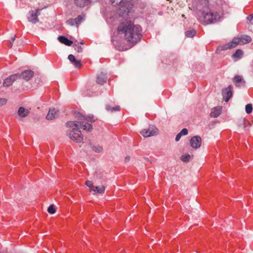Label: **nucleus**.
<instances>
[{"mask_svg":"<svg viewBox=\"0 0 253 253\" xmlns=\"http://www.w3.org/2000/svg\"><path fill=\"white\" fill-rule=\"evenodd\" d=\"M59 115V111L54 108L48 110V120H52L57 118Z\"/></svg>","mask_w":253,"mask_h":253,"instance_id":"nucleus-19","label":"nucleus"},{"mask_svg":"<svg viewBox=\"0 0 253 253\" xmlns=\"http://www.w3.org/2000/svg\"><path fill=\"white\" fill-rule=\"evenodd\" d=\"M106 109L107 111L111 112L119 111L121 110L120 107L118 105L112 107L109 105H107L106 106Z\"/></svg>","mask_w":253,"mask_h":253,"instance_id":"nucleus-25","label":"nucleus"},{"mask_svg":"<svg viewBox=\"0 0 253 253\" xmlns=\"http://www.w3.org/2000/svg\"><path fill=\"white\" fill-rule=\"evenodd\" d=\"M252 42V38L250 36L247 35H241L234 38L232 41L221 46V50H224L231 49L235 47L237 45L240 44H245Z\"/></svg>","mask_w":253,"mask_h":253,"instance_id":"nucleus-2","label":"nucleus"},{"mask_svg":"<svg viewBox=\"0 0 253 253\" xmlns=\"http://www.w3.org/2000/svg\"><path fill=\"white\" fill-rule=\"evenodd\" d=\"M233 82L238 87L244 86L246 84V82L243 80L242 77L239 75L235 76L233 79Z\"/></svg>","mask_w":253,"mask_h":253,"instance_id":"nucleus-16","label":"nucleus"},{"mask_svg":"<svg viewBox=\"0 0 253 253\" xmlns=\"http://www.w3.org/2000/svg\"><path fill=\"white\" fill-rule=\"evenodd\" d=\"M29 114V111L28 109H26L23 107L19 108L18 111V114L21 117H25Z\"/></svg>","mask_w":253,"mask_h":253,"instance_id":"nucleus-20","label":"nucleus"},{"mask_svg":"<svg viewBox=\"0 0 253 253\" xmlns=\"http://www.w3.org/2000/svg\"><path fill=\"white\" fill-rule=\"evenodd\" d=\"M105 187L103 185L95 186L94 190H93L95 193L103 194L105 192Z\"/></svg>","mask_w":253,"mask_h":253,"instance_id":"nucleus-24","label":"nucleus"},{"mask_svg":"<svg viewBox=\"0 0 253 253\" xmlns=\"http://www.w3.org/2000/svg\"><path fill=\"white\" fill-rule=\"evenodd\" d=\"M108 77L107 75L103 72L99 74L96 78V83L100 85H102L107 82Z\"/></svg>","mask_w":253,"mask_h":253,"instance_id":"nucleus-17","label":"nucleus"},{"mask_svg":"<svg viewBox=\"0 0 253 253\" xmlns=\"http://www.w3.org/2000/svg\"><path fill=\"white\" fill-rule=\"evenodd\" d=\"M84 18L82 15H79L75 18H70L66 21V23L70 26H77V27L83 21Z\"/></svg>","mask_w":253,"mask_h":253,"instance_id":"nucleus-13","label":"nucleus"},{"mask_svg":"<svg viewBox=\"0 0 253 253\" xmlns=\"http://www.w3.org/2000/svg\"><path fill=\"white\" fill-rule=\"evenodd\" d=\"M239 126L243 127V128L245 129L247 127L250 126V123L247 120H246L244 119H242L239 122Z\"/></svg>","mask_w":253,"mask_h":253,"instance_id":"nucleus-23","label":"nucleus"},{"mask_svg":"<svg viewBox=\"0 0 253 253\" xmlns=\"http://www.w3.org/2000/svg\"><path fill=\"white\" fill-rule=\"evenodd\" d=\"M68 58L73 64L77 60L75 56L72 54L69 55Z\"/></svg>","mask_w":253,"mask_h":253,"instance_id":"nucleus-33","label":"nucleus"},{"mask_svg":"<svg viewBox=\"0 0 253 253\" xmlns=\"http://www.w3.org/2000/svg\"><path fill=\"white\" fill-rule=\"evenodd\" d=\"M208 11L209 10L204 13H201V15L199 16V20L202 24L214 23L220 20L221 16L218 12Z\"/></svg>","mask_w":253,"mask_h":253,"instance_id":"nucleus-3","label":"nucleus"},{"mask_svg":"<svg viewBox=\"0 0 253 253\" xmlns=\"http://www.w3.org/2000/svg\"><path fill=\"white\" fill-rule=\"evenodd\" d=\"M244 52L241 49H237L235 52L232 55L233 58H235L236 60L241 59L243 55Z\"/></svg>","mask_w":253,"mask_h":253,"instance_id":"nucleus-22","label":"nucleus"},{"mask_svg":"<svg viewBox=\"0 0 253 253\" xmlns=\"http://www.w3.org/2000/svg\"><path fill=\"white\" fill-rule=\"evenodd\" d=\"M83 119H81V121L80 122H74V121H70L66 123V125L67 126L69 127H72V126H76V128H83L84 130H85L87 131H91L93 128L92 126L87 123H85L84 120H85L87 121H90V122H94V120H92V119H93L92 117H83Z\"/></svg>","mask_w":253,"mask_h":253,"instance_id":"nucleus-5","label":"nucleus"},{"mask_svg":"<svg viewBox=\"0 0 253 253\" xmlns=\"http://www.w3.org/2000/svg\"><path fill=\"white\" fill-rule=\"evenodd\" d=\"M182 17H185V15L184 14H182Z\"/></svg>","mask_w":253,"mask_h":253,"instance_id":"nucleus-41","label":"nucleus"},{"mask_svg":"<svg viewBox=\"0 0 253 253\" xmlns=\"http://www.w3.org/2000/svg\"><path fill=\"white\" fill-rule=\"evenodd\" d=\"M75 50L77 51L78 52H81L83 50V48L81 46H77L75 48Z\"/></svg>","mask_w":253,"mask_h":253,"instance_id":"nucleus-37","label":"nucleus"},{"mask_svg":"<svg viewBox=\"0 0 253 253\" xmlns=\"http://www.w3.org/2000/svg\"><path fill=\"white\" fill-rule=\"evenodd\" d=\"M140 133L143 137H149L158 134V129L154 126H150L148 129L142 130Z\"/></svg>","mask_w":253,"mask_h":253,"instance_id":"nucleus-8","label":"nucleus"},{"mask_svg":"<svg viewBox=\"0 0 253 253\" xmlns=\"http://www.w3.org/2000/svg\"><path fill=\"white\" fill-rule=\"evenodd\" d=\"M92 149L95 152L99 153V152H101L102 151L103 148H102V147H101L100 146H93L92 147Z\"/></svg>","mask_w":253,"mask_h":253,"instance_id":"nucleus-32","label":"nucleus"},{"mask_svg":"<svg viewBox=\"0 0 253 253\" xmlns=\"http://www.w3.org/2000/svg\"><path fill=\"white\" fill-rule=\"evenodd\" d=\"M19 78V74H15L10 76L6 79H5L3 83V86L5 87H8L10 86L12 83Z\"/></svg>","mask_w":253,"mask_h":253,"instance_id":"nucleus-12","label":"nucleus"},{"mask_svg":"<svg viewBox=\"0 0 253 253\" xmlns=\"http://www.w3.org/2000/svg\"><path fill=\"white\" fill-rule=\"evenodd\" d=\"M73 65L77 68H80L82 65L81 61L78 60L73 63Z\"/></svg>","mask_w":253,"mask_h":253,"instance_id":"nucleus-34","label":"nucleus"},{"mask_svg":"<svg viewBox=\"0 0 253 253\" xmlns=\"http://www.w3.org/2000/svg\"><path fill=\"white\" fill-rule=\"evenodd\" d=\"M85 185L90 188L91 191L94 190L95 186L93 185V183L91 181L87 180L85 182Z\"/></svg>","mask_w":253,"mask_h":253,"instance_id":"nucleus-28","label":"nucleus"},{"mask_svg":"<svg viewBox=\"0 0 253 253\" xmlns=\"http://www.w3.org/2000/svg\"><path fill=\"white\" fill-rule=\"evenodd\" d=\"M196 31L194 30L187 31L185 32V35L187 37L192 38L196 35Z\"/></svg>","mask_w":253,"mask_h":253,"instance_id":"nucleus-27","label":"nucleus"},{"mask_svg":"<svg viewBox=\"0 0 253 253\" xmlns=\"http://www.w3.org/2000/svg\"><path fill=\"white\" fill-rule=\"evenodd\" d=\"M191 146L194 149L200 148L202 144V139L199 136H194L190 140Z\"/></svg>","mask_w":253,"mask_h":253,"instance_id":"nucleus-11","label":"nucleus"},{"mask_svg":"<svg viewBox=\"0 0 253 253\" xmlns=\"http://www.w3.org/2000/svg\"><path fill=\"white\" fill-rule=\"evenodd\" d=\"M194 5L195 9L201 13H204L209 10V3L208 0H198L194 2Z\"/></svg>","mask_w":253,"mask_h":253,"instance_id":"nucleus-7","label":"nucleus"},{"mask_svg":"<svg viewBox=\"0 0 253 253\" xmlns=\"http://www.w3.org/2000/svg\"><path fill=\"white\" fill-rule=\"evenodd\" d=\"M46 7H44L42 8H38L36 11L31 10L29 13V16L28 19L29 22H32L33 24L37 23L39 21L38 16L40 14V11L42 9H45Z\"/></svg>","mask_w":253,"mask_h":253,"instance_id":"nucleus-9","label":"nucleus"},{"mask_svg":"<svg viewBox=\"0 0 253 253\" xmlns=\"http://www.w3.org/2000/svg\"><path fill=\"white\" fill-rule=\"evenodd\" d=\"M45 118L47 119V115L45 117Z\"/></svg>","mask_w":253,"mask_h":253,"instance_id":"nucleus-43","label":"nucleus"},{"mask_svg":"<svg viewBox=\"0 0 253 253\" xmlns=\"http://www.w3.org/2000/svg\"><path fill=\"white\" fill-rule=\"evenodd\" d=\"M118 34L123 35L125 40L133 45L138 42L142 38V28L131 21L122 22L117 28Z\"/></svg>","mask_w":253,"mask_h":253,"instance_id":"nucleus-1","label":"nucleus"},{"mask_svg":"<svg viewBox=\"0 0 253 253\" xmlns=\"http://www.w3.org/2000/svg\"><path fill=\"white\" fill-rule=\"evenodd\" d=\"M188 129L187 128H183L181 131L179 132V133L181 135H187L188 134Z\"/></svg>","mask_w":253,"mask_h":253,"instance_id":"nucleus-35","label":"nucleus"},{"mask_svg":"<svg viewBox=\"0 0 253 253\" xmlns=\"http://www.w3.org/2000/svg\"><path fill=\"white\" fill-rule=\"evenodd\" d=\"M9 46L10 47H12V44H10Z\"/></svg>","mask_w":253,"mask_h":253,"instance_id":"nucleus-42","label":"nucleus"},{"mask_svg":"<svg viewBox=\"0 0 253 253\" xmlns=\"http://www.w3.org/2000/svg\"><path fill=\"white\" fill-rule=\"evenodd\" d=\"M7 102L6 98H0V106L5 104Z\"/></svg>","mask_w":253,"mask_h":253,"instance_id":"nucleus-36","label":"nucleus"},{"mask_svg":"<svg viewBox=\"0 0 253 253\" xmlns=\"http://www.w3.org/2000/svg\"><path fill=\"white\" fill-rule=\"evenodd\" d=\"M247 23L248 24H253V13L247 17Z\"/></svg>","mask_w":253,"mask_h":253,"instance_id":"nucleus-31","label":"nucleus"},{"mask_svg":"<svg viewBox=\"0 0 253 253\" xmlns=\"http://www.w3.org/2000/svg\"><path fill=\"white\" fill-rule=\"evenodd\" d=\"M130 160V157L129 156H126V158H125V162H128Z\"/></svg>","mask_w":253,"mask_h":253,"instance_id":"nucleus-39","label":"nucleus"},{"mask_svg":"<svg viewBox=\"0 0 253 253\" xmlns=\"http://www.w3.org/2000/svg\"><path fill=\"white\" fill-rule=\"evenodd\" d=\"M181 136L182 135L179 133H178L175 137V141H178L180 140Z\"/></svg>","mask_w":253,"mask_h":253,"instance_id":"nucleus-38","label":"nucleus"},{"mask_svg":"<svg viewBox=\"0 0 253 253\" xmlns=\"http://www.w3.org/2000/svg\"><path fill=\"white\" fill-rule=\"evenodd\" d=\"M15 40V36H14L13 37L11 38V41L13 42Z\"/></svg>","mask_w":253,"mask_h":253,"instance_id":"nucleus-40","label":"nucleus"},{"mask_svg":"<svg viewBox=\"0 0 253 253\" xmlns=\"http://www.w3.org/2000/svg\"><path fill=\"white\" fill-rule=\"evenodd\" d=\"M80 128H73L72 130L68 132V136L74 141L77 143H81L83 142L84 136L80 130Z\"/></svg>","mask_w":253,"mask_h":253,"instance_id":"nucleus-6","label":"nucleus"},{"mask_svg":"<svg viewBox=\"0 0 253 253\" xmlns=\"http://www.w3.org/2000/svg\"><path fill=\"white\" fill-rule=\"evenodd\" d=\"M58 39L59 41L61 43H64V44H65L66 45L70 46L73 43L72 41L68 40L67 38H66L65 37H64V36H59Z\"/></svg>","mask_w":253,"mask_h":253,"instance_id":"nucleus-21","label":"nucleus"},{"mask_svg":"<svg viewBox=\"0 0 253 253\" xmlns=\"http://www.w3.org/2000/svg\"><path fill=\"white\" fill-rule=\"evenodd\" d=\"M56 211L57 208L54 205L51 204L48 207V213L54 214L56 212Z\"/></svg>","mask_w":253,"mask_h":253,"instance_id":"nucleus-26","label":"nucleus"},{"mask_svg":"<svg viewBox=\"0 0 253 253\" xmlns=\"http://www.w3.org/2000/svg\"><path fill=\"white\" fill-rule=\"evenodd\" d=\"M34 74V72L32 70H25L20 75H19V78H21L26 81H28L33 77Z\"/></svg>","mask_w":253,"mask_h":253,"instance_id":"nucleus-14","label":"nucleus"},{"mask_svg":"<svg viewBox=\"0 0 253 253\" xmlns=\"http://www.w3.org/2000/svg\"><path fill=\"white\" fill-rule=\"evenodd\" d=\"M232 86L230 85L222 90V95L225 102H228L232 96Z\"/></svg>","mask_w":253,"mask_h":253,"instance_id":"nucleus-10","label":"nucleus"},{"mask_svg":"<svg viewBox=\"0 0 253 253\" xmlns=\"http://www.w3.org/2000/svg\"><path fill=\"white\" fill-rule=\"evenodd\" d=\"M190 155L188 154L182 155L181 157V160L184 162H187L189 161Z\"/></svg>","mask_w":253,"mask_h":253,"instance_id":"nucleus-29","label":"nucleus"},{"mask_svg":"<svg viewBox=\"0 0 253 253\" xmlns=\"http://www.w3.org/2000/svg\"><path fill=\"white\" fill-rule=\"evenodd\" d=\"M93 0H74L75 4L79 7H84L89 5Z\"/></svg>","mask_w":253,"mask_h":253,"instance_id":"nucleus-15","label":"nucleus"},{"mask_svg":"<svg viewBox=\"0 0 253 253\" xmlns=\"http://www.w3.org/2000/svg\"><path fill=\"white\" fill-rule=\"evenodd\" d=\"M132 0H110L113 6H119L118 9V13L120 16H124V14L129 12L131 8Z\"/></svg>","mask_w":253,"mask_h":253,"instance_id":"nucleus-4","label":"nucleus"},{"mask_svg":"<svg viewBox=\"0 0 253 253\" xmlns=\"http://www.w3.org/2000/svg\"><path fill=\"white\" fill-rule=\"evenodd\" d=\"M222 110V107L220 106H217L216 107H214L211 110V111L210 114V116L211 117L216 118L219 116L221 114Z\"/></svg>","mask_w":253,"mask_h":253,"instance_id":"nucleus-18","label":"nucleus"},{"mask_svg":"<svg viewBox=\"0 0 253 253\" xmlns=\"http://www.w3.org/2000/svg\"><path fill=\"white\" fill-rule=\"evenodd\" d=\"M253 111V107L251 104H248L246 106V112L247 114H250Z\"/></svg>","mask_w":253,"mask_h":253,"instance_id":"nucleus-30","label":"nucleus"}]
</instances>
